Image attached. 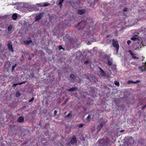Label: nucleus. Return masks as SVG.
I'll list each match as a JSON object with an SVG mask.
<instances>
[{
	"mask_svg": "<svg viewBox=\"0 0 146 146\" xmlns=\"http://www.w3.org/2000/svg\"><path fill=\"white\" fill-rule=\"evenodd\" d=\"M115 84L117 86H119V82L117 81H115L114 82Z\"/></svg>",
	"mask_w": 146,
	"mask_h": 146,
	"instance_id": "19",
	"label": "nucleus"
},
{
	"mask_svg": "<svg viewBox=\"0 0 146 146\" xmlns=\"http://www.w3.org/2000/svg\"><path fill=\"white\" fill-rule=\"evenodd\" d=\"M131 42V41L130 40H128L127 41V43L128 45H129Z\"/></svg>",
	"mask_w": 146,
	"mask_h": 146,
	"instance_id": "26",
	"label": "nucleus"
},
{
	"mask_svg": "<svg viewBox=\"0 0 146 146\" xmlns=\"http://www.w3.org/2000/svg\"><path fill=\"white\" fill-rule=\"evenodd\" d=\"M84 125V124H80L79 126V127H82Z\"/></svg>",
	"mask_w": 146,
	"mask_h": 146,
	"instance_id": "27",
	"label": "nucleus"
},
{
	"mask_svg": "<svg viewBox=\"0 0 146 146\" xmlns=\"http://www.w3.org/2000/svg\"><path fill=\"white\" fill-rule=\"evenodd\" d=\"M17 66V64H15L14 65L12 66V71H13L15 69V68Z\"/></svg>",
	"mask_w": 146,
	"mask_h": 146,
	"instance_id": "17",
	"label": "nucleus"
},
{
	"mask_svg": "<svg viewBox=\"0 0 146 146\" xmlns=\"http://www.w3.org/2000/svg\"><path fill=\"white\" fill-rule=\"evenodd\" d=\"M127 9H126V8L124 9L123 10V11H127Z\"/></svg>",
	"mask_w": 146,
	"mask_h": 146,
	"instance_id": "33",
	"label": "nucleus"
},
{
	"mask_svg": "<svg viewBox=\"0 0 146 146\" xmlns=\"http://www.w3.org/2000/svg\"><path fill=\"white\" fill-rule=\"evenodd\" d=\"M85 12V9H80L78 11V13L79 14L82 15Z\"/></svg>",
	"mask_w": 146,
	"mask_h": 146,
	"instance_id": "6",
	"label": "nucleus"
},
{
	"mask_svg": "<svg viewBox=\"0 0 146 146\" xmlns=\"http://www.w3.org/2000/svg\"><path fill=\"white\" fill-rule=\"evenodd\" d=\"M103 125H102V124H101V127H103Z\"/></svg>",
	"mask_w": 146,
	"mask_h": 146,
	"instance_id": "35",
	"label": "nucleus"
},
{
	"mask_svg": "<svg viewBox=\"0 0 146 146\" xmlns=\"http://www.w3.org/2000/svg\"><path fill=\"white\" fill-rule=\"evenodd\" d=\"M20 94L19 92H17V93H16V96L17 97H19L20 96Z\"/></svg>",
	"mask_w": 146,
	"mask_h": 146,
	"instance_id": "20",
	"label": "nucleus"
},
{
	"mask_svg": "<svg viewBox=\"0 0 146 146\" xmlns=\"http://www.w3.org/2000/svg\"><path fill=\"white\" fill-rule=\"evenodd\" d=\"M91 118V115H89L88 117L87 118V119H90Z\"/></svg>",
	"mask_w": 146,
	"mask_h": 146,
	"instance_id": "24",
	"label": "nucleus"
},
{
	"mask_svg": "<svg viewBox=\"0 0 146 146\" xmlns=\"http://www.w3.org/2000/svg\"><path fill=\"white\" fill-rule=\"evenodd\" d=\"M24 121V118L22 117H20L18 120V121L19 122H22Z\"/></svg>",
	"mask_w": 146,
	"mask_h": 146,
	"instance_id": "11",
	"label": "nucleus"
},
{
	"mask_svg": "<svg viewBox=\"0 0 146 146\" xmlns=\"http://www.w3.org/2000/svg\"><path fill=\"white\" fill-rule=\"evenodd\" d=\"M138 37L137 35L133 36V37L131 38V39L133 40H135L138 39Z\"/></svg>",
	"mask_w": 146,
	"mask_h": 146,
	"instance_id": "7",
	"label": "nucleus"
},
{
	"mask_svg": "<svg viewBox=\"0 0 146 146\" xmlns=\"http://www.w3.org/2000/svg\"><path fill=\"white\" fill-rule=\"evenodd\" d=\"M86 24V23L85 22H82L79 24L78 26H81V28H83L84 27V25H85Z\"/></svg>",
	"mask_w": 146,
	"mask_h": 146,
	"instance_id": "8",
	"label": "nucleus"
},
{
	"mask_svg": "<svg viewBox=\"0 0 146 146\" xmlns=\"http://www.w3.org/2000/svg\"><path fill=\"white\" fill-rule=\"evenodd\" d=\"M145 66L146 67V68H145V70H146V62H145Z\"/></svg>",
	"mask_w": 146,
	"mask_h": 146,
	"instance_id": "31",
	"label": "nucleus"
},
{
	"mask_svg": "<svg viewBox=\"0 0 146 146\" xmlns=\"http://www.w3.org/2000/svg\"><path fill=\"white\" fill-rule=\"evenodd\" d=\"M88 62V61H86L85 62V64H86V63H87Z\"/></svg>",
	"mask_w": 146,
	"mask_h": 146,
	"instance_id": "34",
	"label": "nucleus"
},
{
	"mask_svg": "<svg viewBox=\"0 0 146 146\" xmlns=\"http://www.w3.org/2000/svg\"><path fill=\"white\" fill-rule=\"evenodd\" d=\"M31 42V40H26L25 41L24 43L26 44H29V43H30Z\"/></svg>",
	"mask_w": 146,
	"mask_h": 146,
	"instance_id": "15",
	"label": "nucleus"
},
{
	"mask_svg": "<svg viewBox=\"0 0 146 146\" xmlns=\"http://www.w3.org/2000/svg\"><path fill=\"white\" fill-rule=\"evenodd\" d=\"M17 17V15L16 13L12 15V19L14 20L16 19Z\"/></svg>",
	"mask_w": 146,
	"mask_h": 146,
	"instance_id": "12",
	"label": "nucleus"
},
{
	"mask_svg": "<svg viewBox=\"0 0 146 146\" xmlns=\"http://www.w3.org/2000/svg\"><path fill=\"white\" fill-rule=\"evenodd\" d=\"M113 46L116 48L117 51V52L119 48V46L118 42L117 40H113Z\"/></svg>",
	"mask_w": 146,
	"mask_h": 146,
	"instance_id": "1",
	"label": "nucleus"
},
{
	"mask_svg": "<svg viewBox=\"0 0 146 146\" xmlns=\"http://www.w3.org/2000/svg\"><path fill=\"white\" fill-rule=\"evenodd\" d=\"M77 89L76 88L72 87L68 90V91L70 92H73Z\"/></svg>",
	"mask_w": 146,
	"mask_h": 146,
	"instance_id": "13",
	"label": "nucleus"
},
{
	"mask_svg": "<svg viewBox=\"0 0 146 146\" xmlns=\"http://www.w3.org/2000/svg\"><path fill=\"white\" fill-rule=\"evenodd\" d=\"M129 52L130 54L131 55L133 58L136 59H139V57L135 56V54H133L131 50H129Z\"/></svg>",
	"mask_w": 146,
	"mask_h": 146,
	"instance_id": "4",
	"label": "nucleus"
},
{
	"mask_svg": "<svg viewBox=\"0 0 146 146\" xmlns=\"http://www.w3.org/2000/svg\"><path fill=\"white\" fill-rule=\"evenodd\" d=\"M57 112V110H55L54 111V115H55L56 114Z\"/></svg>",
	"mask_w": 146,
	"mask_h": 146,
	"instance_id": "29",
	"label": "nucleus"
},
{
	"mask_svg": "<svg viewBox=\"0 0 146 146\" xmlns=\"http://www.w3.org/2000/svg\"><path fill=\"white\" fill-rule=\"evenodd\" d=\"M12 26L11 25L9 26L8 28V31H11V30L12 29Z\"/></svg>",
	"mask_w": 146,
	"mask_h": 146,
	"instance_id": "16",
	"label": "nucleus"
},
{
	"mask_svg": "<svg viewBox=\"0 0 146 146\" xmlns=\"http://www.w3.org/2000/svg\"><path fill=\"white\" fill-rule=\"evenodd\" d=\"M99 68L100 70V74L101 76H105V74L104 71L103 70H102L100 68Z\"/></svg>",
	"mask_w": 146,
	"mask_h": 146,
	"instance_id": "10",
	"label": "nucleus"
},
{
	"mask_svg": "<svg viewBox=\"0 0 146 146\" xmlns=\"http://www.w3.org/2000/svg\"><path fill=\"white\" fill-rule=\"evenodd\" d=\"M71 114H72V113H69L67 115V117H68L70 116H71Z\"/></svg>",
	"mask_w": 146,
	"mask_h": 146,
	"instance_id": "28",
	"label": "nucleus"
},
{
	"mask_svg": "<svg viewBox=\"0 0 146 146\" xmlns=\"http://www.w3.org/2000/svg\"><path fill=\"white\" fill-rule=\"evenodd\" d=\"M8 48L10 50H11L12 52H13V50L12 47V44L11 42H9L8 44Z\"/></svg>",
	"mask_w": 146,
	"mask_h": 146,
	"instance_id": "5",
	"label": "nucleus"
},
{
	"mask_svg": "<svg viewBox=\"0 0 146 146\" xmlns=\"http://www.w3.org/2000/svg\"><path fill=\"white\" fill-rule=\"evenodd\" d=\"M33 10V9H29V11H32Z\"/></svg>",
	"mask_w": 146,
	"mask_h": 146,
	"instance_id": "32",
	"label": "nucleus"
},
{
	"mask_svg": "<svg viewBox=\"0 0 146 146\" xmlns=\"http://www.w3.org/2000/svg\"><path fill=\"white\" fill-rule=\"evenodd\" d=\"M123 131V130H121L120 131V132H121Z\"/></svg>",
	"mask_w": 146,
	"mask_h": 146,
	"instance_id": "36",
	"label": "nucleus"
},
{
	"mask_svg": "<svg viewBox=\"0 0 146 146\" xmlns=\"http://www.w3.org/2000/svg\"><path fill=\"white\" fill-rule=\"evenodd\" d=\"M76 138L75 137L72 138L71 140V142L72 143H74L76 142Z\"/></svg>",
	"mask_w": 146,
	"mask_h": 146,
	"instance_id": "14",
	"label": "nucleus"
},
{
	"mask_svg": "<svg viewBox=\"0 0 146 146\" xmlns=\"http://www.w3.org/2000/svg\"><path fill=\"white\" fill-rule=\"evenodd\" d=\"M59 49L60 50H61L62 49H63V48L61 46H59Z\"/></svg>",
	"mask_w": 146,
	"mask_h": 146,
	"instance_id": "30",
	"label": "nucleus"
},
{
	"mask_svg": "<svg viewBox=\"0 0 146 146\" xmlns=\"http://www.w3.org/2000/svg\"><path fill=\"white\" fill-rule=\"evenodd\" d=\"M23 83H19V84H14L13 85V86L15 87V86H16L17 85V84L21 85V84H23Z\"/></svg>",
	"mask_w": 146,
	"mask_h": 146,
	"instance_id": "22",
	"label": "nucleus"
},
{
	"mask_svg": "<svg viewBox=\"0 0 146 146\" xmlns=\"http://www.w3.org/2000/svg\"><path fill=\"white\" fill-rule=\"evenodd\" d=\"M64 0H60L59 5H61L63 1Z\"/></svg>",
	"mask_w": 146,
	"mask_h": 146,
	"instance_id": "21",
	"label": "nucleus"
},
{
	"mask_svg": "<svg viewBox=\"0 0 146 146\" xmlns=\"http://www.w3.org/2000/svg\"><path fill=\"white\" fill-rule=\"evenodd\" d=\"M70 77H71V78H73L74 77V76L73 74H70Z\"/></svg>",
	"mask_w": 146,
	"mask_h": 146,
	"instance_id": "25",
	"label": "nucleus"
},
{
	"mask_svg": "<svg viewBox=\"0 0 146 146\" xmlns=\"http://www.w3.org/2000/svg\"><path fill=\"white\" fill-rule=\"evenodd\" d=\"M112 64V62H111V61L110 60H109L108 61V64L109 66H110V65H111Z\"/></svg>",
	"mask_w": 146,
	"mask_h": 146,
	"instance_id": "18",
	"label": "nucleus"
},
{
	"mask_svg": "<svg viewBox=\"0 0 146 146\" xmlns=\"http://www.w3.org/2000/svg\"><path fill=\"white\" fill-rule=\"evenodd\" d=\"M139 68L140 69H142V68L141 67H139Z\"/></svg>",
	"mask_w": 146,
	"mask_h": 146,
	"instance_id": "37",
	"label": "nucleus"
},
{
	"mask_svg": "<svg viewBox=\"0 0 146 146\" xmlns=\"http://www.w3.org/2000/svg\"><path fill=\"white\" fill-rule=\"evenodd\" d=\"M140 82V81L139 80H137L136 82H133L132 80H129L127 82V83H138Z\"/></svg>",
	"mask_w": 146,
	"mask_h": 146,
	"instance_id": "9",
	"label": "nucleus"
},
{
	"mask_svg": "<svg viewBox=\"0 0 146 146\" xmlns=\"http://www.w3.org/2000/svg\"><path fill=\"white\" fill-rule=\"evenodd\" d=\"M37 5H39V6L40 7H44L49 6L50 5V4L47 2H44L43 3H40V4H38Z\"/></svg>",
	"mask_w": 146,
	"mask_h": 146,
	"instance_id": "3",
	"label": "nucleus"
},
{
	"mask_svg": "<svg viewBox=\"0 0 146 146\" xmlns=\"http://www.w3.org/2000/svg\"><path fill=\"white\" fill-rule=\"evenodd\" d=\"M43 15V13H40L39 15L36 16L35 17V21H38L39 20L41 19Z\"/></svg>",
	"mask_w": 146,
	"mask_h": 146,
	"instance_id": "2",
	"label": "nucleus"
},
{
	"mask_svg": "<svg viewBox=\"0 0 146 146\" xmlns=\"http://www.w3.org/2000/svg\"><path fill=\"white\" fill-rule=\"evenodd\" d=\"M34 99V98H32L30 100H29V102H32V101H33Z\"/></svg>",
	"mask_w": 146,
	"mask_h": 146,
	"instance_id": "23",
	"label": "nucleus"
}]
</instances>
